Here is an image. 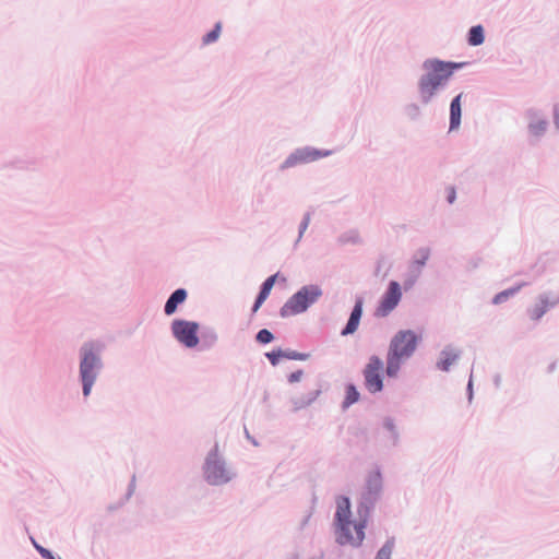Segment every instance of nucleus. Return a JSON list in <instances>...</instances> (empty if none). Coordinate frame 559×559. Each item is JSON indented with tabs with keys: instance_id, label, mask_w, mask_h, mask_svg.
<instances>
[{
	"instance_id": "1",
	"label": "nucleus",
	"mask_w": 559,
	"mask_h": 559,
	"mask_svg": "<svg viewBox=\"0 0 559 559\" xmlns=\"http://www.w3.org/2000/svg\"><path fill=\"white\" fill-rule=\"evenodd\" d=\"M382 491L383 477L380 467L377 466L373 471L368 472L366 475L365 484L359 493L356 509L357 519L352 523L356 536L352 535L350 540H345L344 538H340V532L335 536V542L340 546L350 545L355 548H358L362 545V542L366 537L365 530L367 528L371 514L381 498Z\"/></svg>"
},
{
	"instance_id": "2",
	"label": "nucleus",
	"mask_w": 559,
	"mask_h": 559,
	"mask_svg": "<svg viewBox=\"0 0 559 559\" xmlns=\"http://www.w3.org/2000/svg\"><path fill=\"white\" fill-rule=\"evenodd\" d=\"M467 62L427 58L421 63L423 74L417 81V92L423 105H429L444 90L454 73Z\"/></svg>"
},
{
	"instance_id": "3",
	"label": "nucleus",
	"mask_w": 559,
	"mask_h": 559,
	"mask_svg": "<svg viewBox=\"0 0 559 559\" xmlns=\"http://www.w3.org/2000/svg\"><path fill=\"white\" fill-rule=\"evenodd\" d=\"M420 341L421 335L413 330H400L392 336L385 366V374L389 378L397 377L403 362L414 355Z\"/></svg>"
},
{
	"instance_id": "4",
	"label": "nucleus",
	"mask_w": 559,
	"mask_h": 559,
	"mask_svg": "<svg viewBox=\"0 0 559 559\" xmlns=\"http://www.w3.org/2000/svg\"><path fill=\"white\" fill-rule=\"evenodd\" d=\"M322 295L323 290L318 284L304 285L281 307L280 316L287 318L289 316L304 313L314 305Z\"/></svg>"
},
{
	"instance_id": "5",
	"label": "nucleus",
	"mask_w": 559,
	"mask_h": 559,
	"mask_svg": "<svg viewBox=\"0 0 559 559\" xmlns=\"http://www.w3.org/2000/svg\"><path fill=\"white\" fill-rule=\"evenodd\" d=\"M97 349L93 344H85L82 347V360L80 364V374L83 383V394L87 396L96 380L97 372L100 368V359Z\"/></svg>"
},
{
	"instance_id": "6",
	"label": "nucleus",
	"mask_w": 559,
	"mask_h": 559,
	"mask_svg": "<svg viewBox=\"0 0 559 559\" xmlns=\"http://www.w3.org/2000/svg\"><path fill=\"white\" fill-rule=\"evenodd\" d=\"M332 154V150L317 148L310 145L297 147L280 164L278 170L286 171L290 168L329 157Z\"/></svg>"
},
{
	"instance_id": "7",
	"label": "nucleus",
	"mask_w": 559,
	"mask_h": 559,
	"mask_svg": "<svg viewBox=\"0 0 559 559\" xmlns=\"http://www.w3.org/2000/svg\"><path fill=\"white\" fill-rule=\"evenodd\" d=\"M384 365L378 355H371L362 369L364 385L371 394H377L384 389Z\"/></svg>"
},
{
	"instance_id": "8",
	"label": "nucleus",
	"mask_w": 559,
	"mask_h": 559,
	"mask_svg": "<svg viewBox=\"0 0 559 559\" xmlns=\"http://www.w3.org/2000/svg\"><path fill=\"white\" fill-rule=\"evenodd\" d=\"M352 503L347 496H338L336 499V511L334 513L335 536L341 532V537L345 540L352 539L350 525Z\"/></svg>"
},
{
	"instance_id": "9",
	"label": "nucleus",
	"mask_w": 559,
	"mask_h": 559,
	"mask_svg": "<svg viewBox=\"0 0 559 559\" xmlns=\"http://www.w3.org/2000/svg\"><path fill=\"white\" fill-rule=\"evenodd\" d=\"M402 299V287L396 281H390L385 292L381 296L378 307L376 308V317H388L400 304Z\"/></svg>"
},
{
	"instance_id": "10",
	"label": "nucleus",
	"mask_w": 559,
	"mask_h": 559,
	"mask_svg": "<svg viewBox=\"0 0 559 559\" xmlns=\"http://www.w3.org/2000/svg\"><path fill=\"white\" fill-rule=\"evenodd\" d=\"M174 337L186 347H195L199 343V324L195 322L177 319L171 323Z\"/></svg>"
},
{
	"instance_id": "11",
	"label": "nucleus",
	"mask_w": 559,
	"mask_h": 559,
	"mask_svg": "<svg viewBox=\"0 0 559 559\" xmlns=\"http://www.w3.org/2000/svg\"><path fill=\"white\" fill-rule=\"evenodd\" d=\"M558 305L559 294L543 292L536 297L535 302L526 308V314L531 321L539 322L549 310Z\"/></svg>"
},
{
	"instance_id": "12",
	"label": "nucleus",
	"mask_w": 559,
	"mask_h": 559,
	"mask_svg": "<svg viewBox=\"0 0 559 559\" xmlns=\"http://www.w3.org/2000/svg\"><path fill=\"white\" fill-rule=\"evenodd\" d=\"M430 253L431 251L428 247H420L416 250L409 263L408 272L406 273L403 282L404 290H409L416 284L419 276L421 275V269L426 265L430 258Z\"/></svg>"
},
{
	"instance_id": "13",
	"label": "nucleus",
	"mask_w": 559,
	"mask_h": 559,
	"mask_svg": "<svg viewBox=\"0 0 559 559\" xmlns=\"http://www.w3.org/2000/svg\"><path fill=\"white\" fill-rule=\"evenodd\" d=\"M236 476L237 473L218 456L216 447L212 449V486L225 485Z\"/></svg>"
},
{
	"instance_id": "14",
	"label": "nucleus",
	"mask_w": 559,
	"mask_h": 559,
	"mask_svg": "<svg viewBox=\"0 0 559 559\" xmlns=\"http://www.w3.org/2000/svg\"><path fill=\"white\" fill-rule=\"evenodd\" d=\"M528 119L527 131L531 138L539 141L547 132L549 121L540 115V111L535 108H528L525 112Z\"/></svg>"
},
{
	"instance_id": "15",
	"label": "nucleus",
	"mask_w": 559,
	"mask_h": 559,
	"mask_svg": "<svg viewBox=\"0 0 559 559\" xmlns=\"http://www.w3.org/2000/svg\"><path fill=\"white\" fill-rule=\"evenodd\" d=\"M364 304L365 298L362 296H356L354 307L349 313V318L341 330V336L353 335L358 330L364 313Z\"/></svg>"
},
{
	"instance_id": "16",
	"label": "nucleus",
	"mask_w": 559,
	"mask_h": 559,
	"mask_svg": "<svg viewBox=\"0 0 559 559\" xmlns=\"http://www.w3.org/2000/svg\"><path fill=\"white\" fill-rule=\"evenodd\" d=\"M278 278H281L282 282H286V277L281 276L280 272H277L266 277L264 282L260 285L259 292L251 307V316H253L262 307L264 301L270 296L271 290Z\"/></svg>"
},
{
	"instance_id": "17",
	"label": "nucleus",
	"mask_w": 559,
	"mask_h": 559,
	"mask_svg": "<svg viewBox=\"0 0 559 559\" xmlns=\"http://www.w3.org/2000/svg\"><path fill=\"white\" fill-rule=\"evenodd\" d=\"M463 92L455 95L450 102L449 132L460 129L462 122V99Z\"/></svg>"
},
{
	"instance_id": "18",
	"label": "nucleus",
	"mask_w": 559,
	"mask_h": 559,
	"mask_svg": "<svg viewBox=\"0 0 559 559\" xmlns=\"http://www.w3.org/2000/svg\"><path fill=\"white\" fill-rule=\"evenodd\" d=\"M460 356L461 350L455 349L452 345L444 346L440 352L439 359L436 364L437 369L448 372Z\"/></svg>"
},
{
	"instance_id": "19",
	"label": "nucleus",
	"mask_w": 559,
	"mask_h": 559,
	"mask_svg": "<svg viewBox=\"0 0 559 559\" xmlns=\"http://www.w3.org/2000/svg\"><path fill=\"white\" fill-rule=\"evenodd\" d=\"M320 394L321 390H314L308 392L307 394L292 397L290 403L293 404V411L298 412L310 406L319 397Z\"/></svg>"
},
{
	"instance_id": "20",
	"label": "nucleus",
	"mask_w": 559,
	"mask_h": 559,
	"mask_svg": "<svg viewBox=\"0 0 559 559\" xmlns=\"http://www.w3.org/2000/svg\"><path fill=\"white\" fill-rule=\"evenodd\" d=\"M187 292L183 288L175 290L165 305V313L171 316L176 312L178 305L182 304L187 299Z\"/></svg>"
},
{
	"instance_id": "21",
	"label": "nucleus",
	"mask_w": 559,
	"mask_h": 559,
	"mask_svg": "<svg viewBox=\"0 0 559 559\" xmlns=\"http://www.w3.org/2000/svg\"><path fill=\"white\" fill-rule=\"evenodd\" d=\"M485 28L481 24L473 25L466 34V41L472 47L480 46L485 43Z\"/></svg>"
},
{
	"instance_id": "22",
	"label": "nucleus",
	"mask_w": 559,
	"mask_h": 559,
	"mask_svg": "<svg viewBox=\"0 0 559 559\" xmlns=\"http://www.w3.org/2000/svg\"><path fill=\"white\" fill-rule=\"evenodd\" d=\"M528 284V282H521L510 288L499 292L493 296L491 300L492 305H501L506 302L509 298L515 296L523 287L527 286Z\"/></svg>"
},
{
	"instance_id": "23",
	"label": "nucleus",
	"mask_w": 559,
	"mask_h": 559,
	"mask_svg": "<svg viewBox=\"0 0 559 559\" xmlns=\"http://www.w3.org/2000/svg\"><path fill=\"white\" fill-rule=\"evenodd\" d=\"M383 429L389 433V440L392 447H397L400 443V431L396 427L395 420L391 416H385L382 420Z\"/></svg>"
},
{
	"instance_id": "24",
	"label": "nucleus",
	"mask_w": 559,
	"mask_h": 559,
	"mask_svg": "<svg viewBox=\"0 0 559 559\" xmlns=\"http://www.w3.org/2000/svg\"><path fill=\"white\" fill-rule=\"evenodd\" d=\"M360 400V393L354 383L345 385V397L341 404L342 411L348 409L353 404Z\"/></svg>"
},
{
	"instance_id": "25",
	"label": "nucleus",
	"mask_w": 559,
	"mask_h": 559,
	"mask_svg": "<svg viewBox=\"0 0 559 559\" xmlns=\"http://www.w3.org/2000/svg\"><path fill=\"white\" fill-rule=\"evenodd\" d=\"M395 537H389L384 544L377 551L374 559H391L392 552L395 548Z\"/></svg>"
},
{
	"instance_id": "26",
	"label": "nucleus",
	"mask_w": 559,
	"mask_h": 559,
	"mask_svg": "<svg viewBox=\"0 0 559 559\" xmlns=\"http://www.w3.org/2000/svg\"><path fill=\"white\" fill-rule=\"evenodd\" d=\"M311 212H306L304 215H302V218L299 223V226H298V236H297V239L295 240L294 242V249H296L298 247V243L301 241L306 230L308 229L309 227V224L311 222Z\"/></svg>"
},
{
	"instance_id": "27",
	"label": "nucleus",
	"mask_w": 559,
	"mask_h": 559,
	"mask_svg": "<svg viewBox=\"0 0 559 559\" xmlns=\"http://www.w3.org/2000/svg\"><path fill=\"white\" fill-rule=\"evenodd\" d=\"M404 114L411 121H417L421 116L420 106L416 103H409L404 106Z\"/></svg>"
},
{
	"instance_id": "28",
	"label": "nucleus",
	"mask_w": 559,
	"mask_h": 559,
	"mask_svg": "<svg viewBox=\"0 0 559 559\" xmlns=\"http://www.w3.org/2000/svg\"><path fill=\"white\" fill-rule=\"evenodd\" d=\"M337 241L341 245H346V243L357 245L360 242V237H359L358 231L349 230V231H346V233H343L342 235H340Z\"/></svg>"
},
{
	"instance_id": "29",
	"label": "nucleus",
	"mask_w": 559,
	"mask_h": 559,
	"mask_svg": "<svg viewBox=\"0 0 559 559\" xmlns=\"http://www.w3.org/2000/svg\"><path fill=\"white\" fill-rule=\"evenodd\" d=\"M283 356L285 359L300 360V361H305L310 358L309 353H300V352H297V350H294L290 348H285V349L283 348Z\"/></svg>"
},
{
	"instance_id": "30",
	"label": "nucleus",
	"mask_w": 559,
	"mask_h": 559,
	"mask_svg": "<svg viewBox=\"0 0 559 559\" xmlns=\"http://www.w3.org/2000/svg\"><path fill=\"white\" fill-rule=\"evenodd\" d=\"M255 342L261 345H266L274 341V334L267 329H261L254 336Z\"/></svg>"
},
{
	"instance_id": "31",
	"label": "nucleus",
	"mask_w": 559,
	"mask_h": 559,
	"mask_svg": "<svg viewBox=\"0 0 559 559\" xmlns=\"http://www.w3.org/2000/svg\"><path fill=\"white\" fill-rule=\"evenodd\" d=\"M264 356L266 357V359L270 361V364L273 367H276L281 362V359L284 358L283 348L282 347L274 348L270 352H266L264 354Z\"/></svg>"
},
{
	"instance_id": "32",
	"label": "nucleus",
	"mask_w": 559,
	"mask_h": 559,
	"mask_svg": "<svg viewBox=\"0 0 559 559\" xmlns=\"http://www.w3.org/2000/svg\"><path fill=\"white\" fill-rule=\"evenodd\" d=\"M304 376V371L301 369H298L287 376V381L289 383H295L301 380Z\"/></svg>"
},
{
	"instance_id": "33",
	"label": "nucleus",
	"mask_w": 559,
	"mask_h": 559,
	"mask_svg": "<svg viewBox=\"0 0 559 559\" xmlns=\"http://www.w3.org/2000/svg\"><path fill=\"white\" fill-rule=\"evenodd\" d=\"M466 396L468 403H472L474 399V388H473V373H471L467 385H466Z\"/></svg>"
},
{
	"instance_id": "34",
	"label": "nucleus",
	"mask_w": 559,
	"mask_h": 559,
	"mask_svg": "<svg viewBox=\"0 0 559 559\" xmlns=\"http://www.w3.org/2000/svg\"><path fill=\"white\" fill-rule=\"evenodd\" d=\"M221 32H222V23L221 22H216L213 26H212V43L216 41L221 35Z\"/></svg>"
},
{
	"instance_id": "35",
	"label": "nucleus",
	"mask_w": 559,
	"mask_h": 559,
	"mask_svg": "<svg viewBox=\"0 0 559 559\" xmlns=\"http://www.w3.org/2000/svg\"><path fill=\"white\" fill-rule=\"evenodd\" d=\"M456 200V190L453 186L447 188V201L449 204H453Z\"/></svg>"
},
{
	"instance_id": "36",
	"label": "nucleus",
	"mask_w": 559,
	"mask_h": 559,
	"mask_svg": "<svg viewBox=\"0 0 559 559\" xmlns=\"http://www.w3.org/2000/svg\"><path fill=\"white\" fill-rule=\"evenodd\" d=\"M34 546L44 558L56 559L55 556L48 549L37 545L36 543H34Z\"/></svg>"
},
{
	"instance_id": "37",
	"label": "nucleus",
	"mask_w": 559,
	"mask_h": 559,
	"mask_svg": "<svg viewBox=\"0 0 559 559\" xmlns=\"http://www.w3.org/2000/svg\"><path fill=\"white\" fill-rule=\"evenodd\" d=\"M554 124L557 131H559V105L554 106Z\"/></svg>"
},
{
	"instance_id": "38",
	"label": "nucleus",
	"mask_w": 559,
	"mask_h": 559,
	"mask_svg": "<svg viewBox=\"0 0 559 559\" xmlns=\"http://www.w3.org/2000/svg\"><path fill=\"white\" fill-rule=\"evenodd\" d=\"M493 384L498 389L501 384V376L499 373L495 374L493 377Z\"/></svg>"
},
{
	"instance_id": "39",
	"label": "nucleus",
	"mask_w": 559,
	"mask_h": 559,
	"mask_svg": "<svg viewBox=\"0 0 559 559\" xmlns=\"http://www.w3.org/2000/svg\"><path fill=\"white\" fill-rule=\"evenodd\" d=\"M310 516L311 514H308L302 519V521L300 522V530H304V527L308 524Z\"/></svg>"
},
{
	"instance_id": "40",
	"label": "nucleus",
	"mask_w": 559,
	"mask_h": 559,
	"mask_svg": "<svg viewBox=\"0 0 559 559\" xmlns=\"http://www.w3.org/2000/svg\"><path fill=\"white\" fill-rule=\"evenodd\" d=\"M309 559H324V552L323 550H320L319 555L312 556Z\"/></svg>"
},
{
	"instance_id": "41",
	"label": "nucleus",
	"mask_w": 559,
	"mask_h": 559,
	"mask_svg": "<svg viewBox=\"0 0 559 559\" xmlns=\"http://www.w3.org/2000/svg\"><path fill=\"white\" fill-rule=\"evenodd\" d=\"M246 435H247V438H248L249 440H251V442H252L254 445H258V442L255 441V439H254V438H251V437H250V435H249V432H248L247 430H246Z\"/></svg>"
},
{
	"instance_id": "42",
	"label": "nucleus",
	"mask_w": 559,
	"mask_h": 559,
	"mask_svg": "<svg viewBox=\"0 0 559 559\" xmlns=\"http://www.w3.org/2000/svg\"><path fill=\"white\" fill-rule=\"evenodd\" d=\"M286 559H299V557L297 554H293L289 557H287Z\"/></svg>"
},
{
	"instance_id": "43",
	"label": "nucleus",
	"mask_w": 559,
	"mask_h": 559,
	"mask_svg": "<svg viewBox=\"0 0 559 559\" xmlns=\"http://www.w3.org/2000/svg\"><path fill=\"white\" fill-rule=\"evenodd\" d=\"M555 367H556V364H555V362H552V364L549 366V368H548V369H549V371H552V370L555 369Z\"/></svg>"
},
{
	"instance_id": "44",
	"label": "nucleus",
	"mask_w": 559,
	"mask_h": 559,
	"mask_svg": "<svg viewBox=\"0 0 559 559\" xmlns=\"http://www.w3.org/2000/svg\"><path fill=\"white\" fill-rule=\"evenodd\" d=\"M207 40H210V33L204 36V41L206 43Z\"/></svg>"
},
{
	"instance_id": "45",
	"label": "nucleus",
	"mask_w": 559,
	"mask_h": 559,
	"mask_svg": "<svg viewBox=\"0 0 559 559\" xmlns=\"http://www.w3.org/2000/svg\"><path fill=\"white\" fill-rule=\"evenodd\" d=\"M216 336L212 333V336H211V340H212V343L215 341Z\"/></svg>"
}]
</instances>
